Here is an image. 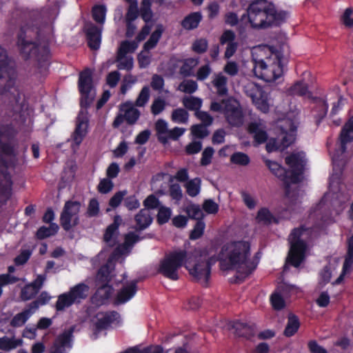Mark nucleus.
<instances>
[{
	"instance_id": "26",
	"label": "nucleus",
	"mask_w": 353,
	"mask_h": 353,
	"mask_svg": "<svg viewBox=\"0 0 353 353\" xmlns=\"http://www.w3.org/2000/svg\"><path fill=\"white\" fill-rule=\"evenodd\" d=\"M212 83L216 90V94L218 96L224 97L228 95V79L221 73L216 74L215 78L212 80Z\"/></svg>"
},
{
	"instance_id": "51",
	"label": "nucleus",
	"mask_w": 353,
	"mask_h": 353,
	"mask_svg": "<svg viewBox=\"0 0 353 353\" xmlns=\"http://www.w3.org/2000/svg\"><path fill=\"white\" fill-rule=\"evenodd\" d=\"M198 88L197 83L194 80H187L180 83L179 89L188 94H192Z\"/></svg>"
},
{
	"instance_id": "12",
	"label": "nucleus",
	"mask_w": 353,
	"mask_h": 353,
	"mask_svg": "<svg viewBox=\"0 0 353 353\" xmlns=\"http://www.w3.org/2000/svg\"><path fill=\"white\" fill-rule=\"evenodd\" d=\"M224 115L230 125L239 127L243 123V114L236 101L232 99H223Z\"/></svg>"
},
{
	"instance_id": "57",
	"label": "nucleus",
	"mask_w": 353,
	"mask_h": 353,
	"mask_svg": "<svg viewBox=\"0 0 353 353\" xmlns=\"http://www.w3.org/2000/svg\"><path fill=\"white\" fill-rule=\"evenodd\" d=\"M99 212L100 208L98 200L95 198L91 199L87 209V216L88 217H94L99 214Z\"/></svg>"
},
{
	"instance_id": "64",
	"label": "nucleus",
	"mask_w": 353,
	"mask_h": 353,
	"mask_svg": "<svg viewBox=\"0 0 353 353\" xmlns=\"http://www.w3.org/2000/svg\"><path fill=\"white\" fill-rule=\"evenodd\" d=\"M163 349L161 345L148 346L141 350L135 349L127 351L125 353H163Z\"/></svg>"
},
{
	"instance_id": "14",
	"label": "nucleus",
	"mask_w": 353,
	"mask_h": 353,
	"mask_svg": "<svg viewBox=\"0 0 353 353\" xmlns=\"http://www.w3.org/2000/svg\"><path fill=\"white\" fill-rule=\"evenodd\" d=\"M119 316V314L116 311L97 313L96 316L97 321L94 323V333L97 334L107 330Z\"/></svg>"
},
{
	"instance_id": "62",
	"label": "nucleus",
	"mask_w": 353,
	"mask_h": 353,
	"mask_svg": "<svg viewBox=\"0 0 353 353\" xmlns=\"http://www.w3.org/2000/svg\"><path fill=\"white\" fill-rule=\"evenodd\" d=\"M203 209L208 214H216L219 211V205L212 199H205L203 203Z\"/></svg>"
},
{
	"instance_id": "24",
	"label": "nucleus",
	"mask_w": 353,
	"mask_h": 353,
	"mask_svg": "<svg viewBox=\"0 0 353 353\" xmlns=\"http://www.w3.org/2000/svg\"><path fill=\"white\" fill-rule=\"evenodd\" d=\"M121 110L124 112L123 117L130 125L134 124L140 117V111L134 108L130 103H125L121 106Z\"/></svg>"
},
{
	"instance_id": "50",
	"label": "nucleus",
	"mask_w": 353,
	"mask_h": 353,
	"mask_svg": "<svg viewBox=\"0 0 353 353\" xmlns=\"http://www.w3.org/2000/svg\"><path fill=\"white\" fill-rule=\"evenodd\" d=\"M113 188L114 183L112 180L108 178H104L100 180L97 185V190L101 194H108Z\"/></svg>"
},
{
	"instance_id": "38",
	"label": "nucleus",
	"mask_w": 353,
	"mask_h": 353,
	"mask_svg": "<svg viewBox=\"0 0 353 353\" xmlns=\"http://www.w3.org/2000/svg\"><path fill=\"white\" fill-rule=\"evenodd\" d=\"M30 317V312L29 310H23L21 312L17 314L11 319L10 325L13 327H21L26 323L28 319Z\"/></svg>"
},
{
	"instance_id": "17",
	"label": "nucleus",
	"mask_w": 353,
	"mask_h": 353,
	"mask_svg": "<svg viewBox=\"0 0 353 353\" xmlns=\"http://www.w3.org/2000/svg\"><path fill=\"white\" fill-rule=\"evenodd\" d=\"M122 222V219L119 215L114 216L113 222L109 225L103 234V241L110 246H114L116 244L119 228Z\"/></svg>"
},
{
	"instance_id": "53",
	"label": "nucleus",
	"mask_w": 353,
	"mask_h": 353,
	"mask_svg": "<svg viewBox=\"0 0 353 353\" xmlns=\"http://www.w3.org/2000/svg\"><path fill=\"white\" fill-rule=\"evenodd\" d=\"M140 14L138 4L129 5L125 17V21L134 22Z\"/></svg>"
},
{
	"instance_id": "28",
	"label": "nucleus",
	"mask_w": 353,
	"mask_h": 353,
	"mask_svg": "<svg viewBox=\"0 0 353 353\" xmlns=\"http://www.w3.org/2000/svg\"><path fill=\"white\" fill-rule=\"evenodd\" d=\"M248 131L254 134V140L257 144H262L268 140L266 131L260 129L259 125L256 122L249 124Z\"/></svg>"
},
{
	"instance_id": "8",
	"label": "nucleus",
	"mask_w": 353,
	"mask_h": 353,
	"mask_svg": "<svg viewBox=\"0 0 353 353\" xmlns=\"http://www.w3.org/2000/svg\"><path fill=\"white\" fill-rule=\"evenodd\" d=\"M306 231L307 228L303 225L294 228L288 237L290 248L286 262L295 268L299 267L305 259L307 243L301 237Z\"/></svg>"
},
{
	"instance_id": "61",
	"label": "nucleus",
	"mask_w": 353,
	"mask_h": 353,
	"mask_svg": "<svg viewBox=\"0 0 353 353\" xmlns=\"http://www.w3.org/2000/svg\"><path fill=\"white\" fill-rule=\"evenodd\" d=\"M143 205L148 210H154L159 207L160 201L154 194H150L143 201Z\"/></svg>"
},
{
	"instance_id": "42",
	"label": "nucleus",
	"mask_w": 353,
	"mask_h": 353,
	"mask_svg": "<svg viewBox=\"0 0 353 353\" xmlns=\"http://www.w3.org/2000/svg\"><path fill=\"white\" fill-rule=\"evenodd\" d=\"M172 214L170 208L160 206L157 215V221L159 225H163L168 222Z\"/></svg>"
},
{
	"instance_id": "49",
	"label": "nucleus",
	"mask_w": 353,
	"mask_h": 353,
	"mask_svg": "<svg viewBox=\"0 0 353 353\" xmlns=\"http://www.w3.org/2000/svg\"><path fill=\"white\" fill-rule=\"evenodd\" d=\"M39 293L30 284L26 285L21 291V298L23 301H28L36 296Z\"/></svg>"
},
{
	"instance_id": "13",
	"label": "nucleus",
	"mask_w": 353,
	"mask_h": 353,
	"mask_svg": "<svg viewBox=\"0 0 353 353\" xmlns=\"http://www.w3.org/2000/svg\"><path fill=\"white\" fill-rule=\"evenodd\" d=\"M89 119L87 112L80 111L77 117L72 139L77 145H79L88 133Z\"/></svg>"
},
{
	"instance_id": "60",
	"label": "nucleus",
	"mask_w": 353,
	"mask_h": 353,
	"mask_svg": "<svg viewBox=\"0 0 353 353\" xmlns=\"http://www.w3.org/2000/svg\"><path fill=\"white\" fill-rule=\"evenodd\" d=\"M249 95L259 110L263 112H267L269 110V105L266 100L257 98L256 94L252 90H251Z\"/></svg>"
},
{
	"instance_id": "30",
	"label": "nucleus",
	"mask_w": 353,
	"mask_h": 353,
	"mask_svg": "<svg viewBox=\"0 0 353 353\" xmlns=\"http://www.w3.org/2000/svg\"><path fill=\"white\" fill-rule=\"evenodd\" d=\"M59 229V225L57 223H51L48 227H40L36 232V236L40 240L45 239L56 234L58 232Z\"/></svg>"
},
{
	"instance_id": "46",
	"label": "nucleus",
	"mask_w": 353,
	"mask_h": 353,
	"mask_svg": "<svg viewBox=\"0 0 353 353\" xmlns=\"http://www.w3.org/2000/svg\"><path fill=\"white\" fill-rule=\"evenodd\" d=\"M196 61L194 59H187L179 69V72L184 77H190L192 74V70L196 65Z\"/></svg>"
},
{
	"instance_id": "55",
	"label": "nucleus",
	"mask_w": 353,
	"mask_h": 353,
	"mask_svg": "<svg viewBox=\"0 0 353 353\" xmlns=\"http://www.w3.org/2000/svg\"><path fill=\"white\" fill-rule=\"evenodd\" d=\"M340 142H343L344 143H349L353 141V130L350 127H346V124L343 126L340 136H339Z\"/></svg>"
},
{
	"instance_id": "32",
	"label": "nucleus",
	"mask_w": 353,
	"mask_h": 353,
	"mask_svg": "<svg viewBox=\"0 0 353 353\" xmlns=\"http://www.w3.org/2000/svg\"><path fill=\"white\" fill-rule=\"evenodd\" d=\"M201 185V180L199 177L189 180L185 184L187 194L191 197L197 196L200 193Z\"/></svg>"
},
{
	"instance_id": "48",
	"label": "nucleus",
	"mask_w": 353,
	"mask_h": 353,
	"mask_svg": "<svg viewBox=\"0 0 353 353\" xmlns=\"http://www.w3.org/2000/svg\"><path fill=\"white\" fill-rule=\"evenodd\" d=\"M32 254V250L30 249H22L19 255L14 259V263L16 265H23L30 259Z\"/></svg>"
},
{
	"instance_id": "21",
	"label": "nucleus",
	"mask_w": 353,
	"mask_h": 353,
	"mask_svg": "<svg viewBox=\"0 0 353 353\" xmlns=\"http://www.w3.org/2000/svg\"><path fill=\"white\" fill-rule=\"evenodd\" d=\"M78 87L79 92L90 93L92 85V73L90 69L86 68L80 72Z\"/></svg>"
},
{
	"instance_id": "59",
	"label": "nucleus",
	"mask_w": 353,
	"mask_h": 353,
	"mask_svg": "<svg viewBox=\"0 0 353 353\" xmlns=\"http://www.w3.org/2000/svg\"><path fill=\"white\" fill-rule=\"evenodd\" d=\"M208 46V41L205 39H199L194 41L192 49L197 54H202L207 50Z\"/></svg>"
},
{
	"instance_id": "63",
	"label": "nucleus",
	"mask_w": 353,
	"mask_h": 353,
	"mask_svg": "<svg viewBox=\"0 0 353 353\" xmlns=\"http://www.w3.org/2000/svg\"><path fill=\"white\" fill-rule=\"evenodd\" d=\"M195 116L202 122L201 124L206 126L211 125L214 121L213 117L208 112L205 111H196Z\"/></svg>"
},
{
	"instance_id": "10",
	"label": "nucleus",
	"mask_w": 353,
	"mask_h": 353,
	"mask_svg": "<svg viewBox=\"0 0 353 353\" xmlns=\"http://www.w3.org/2000/svg\"><path fill=\"white\" fill-rule=\"evenodd\" d=\"M271 57H266V61L263 59L254 60L253 71L258 77L263 78L268 72H271L274 79H278L283 73V65L281 63V54L279 52H273L272 48H269Z\"/></svg>"
},
{
	"instance_id": "6",
	"label": "nucleus",
	"mask_w": 353,
	"mask_h": 353,
	"mask_svg": "<svg viewBox=\"0 0 353 353\" xmlns=\"http://www.w3.org/2000/svg\"><path fill=\"white\" fill-rule=\"evenodd\" d=\"M285 161L291 170H287L277 162L269 159H266L265 163L270 172L283 182L285 194L288 195L290 184H296L301 181L306 160L303 153L296 152L287 156Z\"/></svg>"
},
{
	"instance_id": "31",
	"label": "nucleus",
	"mask_w": 353,
	"mask_h": 353,
	"mask_svg": "<svg viewBox=\"0 0 353 353\" xmlns=\"http://www.w3.org/2000/svg\"><path fill=\"white\" fill-rule=\"evenodd\" d=\"M163 29L161 26H158L156 30L151 34L149 39L144 43L143 50L149 51L156 47L160 40Z\"/></svg>"
},
{
	"instance_id": "29",
	"label": "nucleus",
	"mask_w": 353,
	"mask_h": 353,
	"mask_svg": "<svg viewBox=\"0 0 353 353\" xmlns=\"http://www.w3.org/2000/svg\"><path fill=\"white\" fill-rule=\"evenodd\" d=\"M23 341L21 339L4 336L0 338V350L8 352L21 345Z\"/></svg>"
},
{
	"instance_id": "35",
	"label": "nucleus",
	"mask_w": 353,
	"mask_h": 353,
	"mask_svg": "<svg viewBox=\"0 0 353 353\" xmlns=\"http://www.w3.org/2000/svg\"><path fill=\"white\" fill-rule=\"evenodd\" d=\"M107 9L105 5H96L92 9V15L94 21L103 24L105 20Z\"/></svg>"
},
{
	"instance_id": "3",
	"label": "nucleus",
	"mask_w": 353,
	"mask_h": 353,
	"mask_svg": "<svg viewBox=\"0 0 353 353\" xmlns=\"http://www.w3.org/2000/svg\"><path fill=\"white\" fill-rule=\"evenodd\" d=\"M250 243L234 241L224 244L218 254L220 268L223 271L236 270V279L243 281L256 268L258 261L251 260Z\"/></svg>"
},
{
	"instance_id": "23",
	"label": "nucleus",
	"mask_w": 353,
	"mask_h": 353,
	"mask_svg": "<svg viewBox=\"0 0 353 353\" xmlns=\"http://www.w3.org/2000/svg\"><path fill=\"white\" fill-rule=\"evenodd\" d=\"M136 222V231H142L148 228L152 223V218L149 212L145 209H141L134 216Z\"/></svg>"
},
{
	"instance_id": "39",
	"label": "nucleus",
	"mask_w": 353,
	"mask_h": 353,
	"mask_svg": "<svg viewBox=\"0 0 353 353\" xmlns=\"http://www.w3.org/2000/svg\"><path fill=\"white\" fill-rule=\"evenodd\" d=\"M150 97V88L147 85L143 86L135 101L134 105L137 107H144L148 103Z\"/></svg>"
},
{
	"instance_id": "5",
	"label": "nucleus",
	"mask_w": 353,
	"mask_h": 353,
	"mask_svg": "<svg viewBox=\"0 0 353 353\" xmlns=\"http://www.w3.org/2000/svg\"><path fill=\"white\" fill-rule=\"evenodd\" d=\"M246 14L251 27L259 30L280 26L285 21L288 13L277 10L268 0H254L249 4Z\"/></svg>"
},
{
	"instance_id": "2",
	"label": "nucleus",
	"mask_w": 353,
	"mask_h": 353,
	"mask_svg": "<svg viewBox=\"0 0 353 353\" xmlns=\"http://www.w3.org/2000/svg\"><path fill=\"white\" fill-rule=\"evenodd\" d=\"M214 263L212 257L205 259L200 256L192 264L188 259V253L185 250H175L166 254L161 261L158 272L165 278L176 281L179 279V269L185 265L190 274L196 281L207 285L210 278L211 268Z\"/></svg>"
},
{
	"instance_id": "56",
	"label": "nucleus",
	"mask_w": 353,
	"mask_h": 353,
	"mask_svg": "<svg viewBox=\"0 0 353 353\" xmlns=\"http://www.w3.org/2000/svg\"><path fill=\"white\" fill-rule=\"evenodd\" d=\"M341 21L346 28H353V8H346L341 17Z\"/></svg>"
},
{
	"instance_id": "16",
	"label": "nucleus",
	"mask_w": 353,
	"mask_h": 353,
	"mask_svg": "<svg viewBox=\"0 0 353 353\" xmlns=\"http://www.w3.org/2000/svg\"><path fill=\"white\" fill-rule=\"evenodd\" d=\"M101 28L90 23L86 26L85 35L88 47L94 50H97L100 48L101 42Z\"/></svg>"
},
{
	"instance_id": "11",
	"label": "nucleus",
	"mask_w": 353,
	"mask_h": 353,
	"mask_svg": "<svg viewBox=\"0 0 353 353\" xmlns=\"http://www.w3.org/2000/svg\"><path fill=\"white\" fill-rule=\"evenodd\" d=\"M81 206L78 201H67L60 215V224L68 232L79 223L78 214Z\"/></svg>"
},
{
	"instance_id": "36",
	"label": "nucleus",
	"mask_w": 353,
	"mask_h": 353,
	"mask_svg": "<svg viewBox=\"0 0 353 353\" xmlns=\"http://www.w3.org/2000/svg\"><path fill=\"white\" fill-rule=\"evenodd\" d=\"M185 212L188 215V217L191 219L195 220H203L204 214L198 204L190 203L188 205L185 210Z\"/></svg>"
},
{
	"instance_id": "18",
	"label": "nucleus",
	"mask_w": 353,
	"mask_h": 353,
	"mask_svg": "<svg viewBox=\"0 0 353 353\" xmlns=\"http://www.w3.org/2000/svg\"><path fill=\"white\" fill-rule=\"evenodd\" d=\"M311 103L312 105V114L316 119V122L319 124L326 116L328 110V105L324 99L317 97L312 98Z\"/></svg>"
},
{
	"instance_id": "15",
	"label": "nucleus",
	"mask_w": 353,
	"mask_h": 353,
	"mask_svg": "<svg viewBox=\"0 0 353 353\" xmlns=\"http://www.w3.org/2000/svg\"><path fill=\"white\" fill-rule=\"evenodd\" d=\"M137 280L127 283L119 290L114 299L115 305L125 303L130 301L137 292Z\"/></svg>"
},
{
	"instance_id": "22",
	"label": "nucleus",
	"mask_w": 353,
	"mask_h": 353,
	"mask_svg": "<svg viewBox=\"0 0 353 353\" xmlns=\"http://www.w3.org/2000/svg\"><path fill=\"white\" fill-rule=\"evenodd\" d=\"M288 94L290 96L306 97L310 100L314 97L312 92L308 90L307 83L303 81H299L294 83L288 90Z\"/></svg>"
},
{
	"instance_id": "33",
	"label": "nucleus",
	"mask_w": 353,
	"mask_h": 353,
	"mask_svg": "<svg viewBox=\"0 0 353 353\" xmlns=\"http://www.w3.org/2000/svg\"><path fill=\"white\" fill-rule=\"evenodd\" d=\"M182 103L186 109L194 110L195 112L199 111L202 106V100L193 96L184 97L182 99Z\"/></svg>"
},
{
	"instance_id": "58",
	"label": "nucleus",
	"mask_w": 353,
	"mask_h": 353,
	"mask_svg": "<svg viewBox=\"0 0 353 353\" xmlns=\"http://www.w3.org/2000/svg\"><path fill=\"white\" fill-rule=\"evenodd\" d=\"M214 153V150L212 147L208 146L204 149L202 152V156L200 164L202 166H207L212 162V159Z\"/></svg>"
},
{
	"instance_id": "27",
	"label": "nucleus",
	"mask_w": 353,
	"mask_h": 353,
	"mask_svg": "<svg viewBox=\"0 0 353 353\" xmlns=\"http://www.w3.org/2000/svg\"><path fill=\"white\" fill-rule=\"evenodd\" d=\"M300 327V321L298 316L294 314H289L283 334L286 337L294 336Z\"/></svg>"
},
{
	"instance_id": "4",
	"label": "nucleus",
	"mask_w": 353,
	"mask_h": 353,
	"mask_svg": "<svg viewBox=\"0 0 353 353\" xmlns=\"http://www.w3.org/2000/svg\"><path fill=\"white\" fill-rule=\"evenodd\" d=\"M19 130L12 122L0 123V204L6 205L12 194L13 182L8 168L12 162L6 157L14 155L12 142L16 139Z\"/></svg>"
},
{
	"instance_id": "25",
	"label": "nucleus",
	"mask_w": 353,
	"mask_h": 353,
	"mask_svg": "<svg viewBox=\"0 0 353 353\" xmlns=\"http://www.w3.org/2000/svg\"><path fill=\"white\" fill-rule=\"evenodd\" d=\"M202 20V14L200 12H191L184 17L181 21V26L188 30L196 28Z\"/></svg>"
},
{
	"instance_id": "52",
	"label": "nucleus",
	"mask_w": 353,
	"mask_h": 353,
	"mask_svg": "<svg viewBox=\"0 0 353 353\" xmlns=\"http://www.w3.org/2000/svg\"><path fill=\"white\" fill-rule=\"evenodd\" d=\"M270 301L275 310H281L285 306V300L279 293H273L270 296Z\"/></svg>"
},
{
	"instance_id": "47",
	"label": "nucleus",
	"mask_w": 353,
	"mask_h": 353,
	"mask_svg": "<svg viewBox=\"0 0 353 353\" xmlns=\"http://www.w3.org/2000/svg\"><path fill=\"white\" fill-rule=\"evenodd\" d=\"M205 228V224L203 220L197 221L190 234V239L191 240H196L201 238L204 233Z\"/></svg>"
},
{
	"instance_id": "41",
	"label": "nucleus",
	"mask_w": 353,
	"mask_h": 353,
	"mask_svg": "<svg viewBox=\"0 0 353 353\" xmlns=\"http://www.w3.org/2000/svg\"><path fill=\"white\" fill-rule=\"evenodd\" d=\"M189 114L183 108H176L172 111V120L178 123H186L188 121Z\"/></svg>"
},
{
	"instance_id": "19",
	"label": "nucleus",
	"mask_w": 353,
	"mask_h": 353,
	"mask_svg": "<svg viewBox=\"0 0 353 353\" xmlns=\"http://www.w3.org/2000/svg\"><path fill=\"white\" fill-rule=\"evenodd\" d=\"M113 287L109 283H104L101 287H99L92 297V303L97 305H103L108 303L110 299L112 292Z\"/></svg>"
},
{
	"instance_id": "54",
	"label": "nucleus",
	"mask_w": 353,
	"mask_h": 353,
	"mask_svg": "<svg viewBox=\"0 0 353 353\" xmlns=\"http://www.w3.org/2000/svg\"><path fill=\"white\" fill-rule=\"evenodd\" d=\"M166 105L165 101L160 97L155 99L150 107L151 112L154 115H158L162 112Z\"/></svg>"
},
{
	"instance_id": "7",
	"label": "nucleus",
	"mask_w": 353,
	"mask_h": 353,
	"mask_svg": "<svg viewBox=\"0 0 353 353\" xmlns=\"http://www.w3.org/2000/svg\"><path fill=\"white\" fill-rule=\"evenodd\" d=\"M16 46L19 55L24 61L34 60L39 68L48 65L50 51L48 45L41 46L37 41L28 39L23 28L17 34Z\"/></svg>"
},
{
	"instance_id": "34",
	"label": "nucleus",
	"mask_w": 353,
	"mask_h": 353,
	"mask_svg": "<svg viewBox=\"0 0 353 353\" xmlns=\"http://www.w3.org/2000/svg\"><path fill=\"white\" fill-rule=\"evenodd\" d=\"M73 332V327L65 330L56 338L54 341L63 348L70 347Z\"/></svg>"
},
{
	"instance_id": "37",
	"label": "nucleus",
	"mask_w": 353,
	"mask_h": 353,
	"mask_svg": "<svg viewBox=\"0 0 353 353\" xmlns=\"http://www.w3.org/2000/svg\"><path fill=\"white\" fill-rule=\"evenodd\" d=\"M137 42L135 41H123L121 42L118 50V59H121L129 52H133L137 48Z\"/></svg>"
},
{
	"instance_id": "9",
	"label": "nucleus",
	"mask_w": 353,
	"mask_h": 353,
	"mask_svg": "<svg viewBox=\"0 0 353 353\" xmlns=\"http://www.w3.org/2000/svg\"><path fill=\"white\" fill-rule=\"evenodd\" d=\"M89 290V286L84 283H79L71 287L68 292L58 296L55 304L56 310L57 312L63 311L73 304L80 303L88 297Z\"/></svg>"
},
{
	"instance_id": "40",
	"label": "nucleus",
	"mask_w": 353,
	"mask_h": 353,
	"mask_svg": "<svg viewBox=\"0 0 353 353\" xmlns=\"http://www.w3.org/2000/svg\"><path fill=\"white\" fill-rule=\"evenodd\" d=\"M208 126L202 124H194L191 126L190 130L193 137L196 139H203L210 134Z\"/></svg>"
},
{
	"instance_id": "1",
	"label": "nucleus",
	"mask_w": 353,
	"mask_h": 353,
	"mask_svg": "<svg viewBox=\"0 0 353 353\" xmlns=\"http://www.w3.org/2000/svg\"><path fill=\"white\" fill-rule=\"evenodd\" d=\"M0 117L3 121L10 119L26 122L23 110L26 105L24 94L18 83V72L12 59L0 45Z\"/></svg>"
},
{
	"instance_id": "43",
	"label": "nucleus",
	"mask_w": 353,
	"mask_h": 353,
	"mask_svg": "<svg viewBox=\"0 0 353 353\" xmlns=\"http://www.w3.org/2000/svg\"><path fill=\"white\" fill-rule=\"evenodd\" d=\"M295 132L296 128L290 129V132H286L282 137L279 142L280 146H281V150H285L289 146H290L295 141Z\"/></svg>"
},
{
	"instance_id": "44",
	"label": "nucleus",
	"mask_w": 353,
	"mask_h": 353,
	"mask_svg": "<svg viewBox=\"0 0 353 353\" xmlns=\"http://www.w3.org/2000/svg\"><path fill=\"white\" fill-rule=\"evenodd\" d=\"M256 220L265 224H270L274 220V216L267 208H261L257 212Z\"/></svg>"
},
{
	"instance_id": "45",
	"label": "nucleus",
	"mask_w": 353,
	"mask_h": 353,
	"mask_svg": "<svg viewBox=\"0 0 353 353\" xmlns=\"http://www.w3.org/2000/svg\"><path fill=\"white\" fill-rule=\"evenodd\" d=\"M230 161L234 164L245 166L249 164L250 159L248 154L236 152L230 157Z\"/></svg>"
},
{
	"instance_id": "20",
	"label": "nucleus",
	"mask_w": 353,
	"mask_h": 353,
	"mask_svg": "<svg viewBox=\"0 0 353 353\" xmlns=\"http://www.w3.org/2000/svg\"><path fill=\"white\" fill-rule=\"evenodd\" d=\"M230 327L234 330L235 334L239 337L251 339L255 335L254 326L248 325L246 323L234 321L231 323Z\"/></svg>"
}]
</instances>
